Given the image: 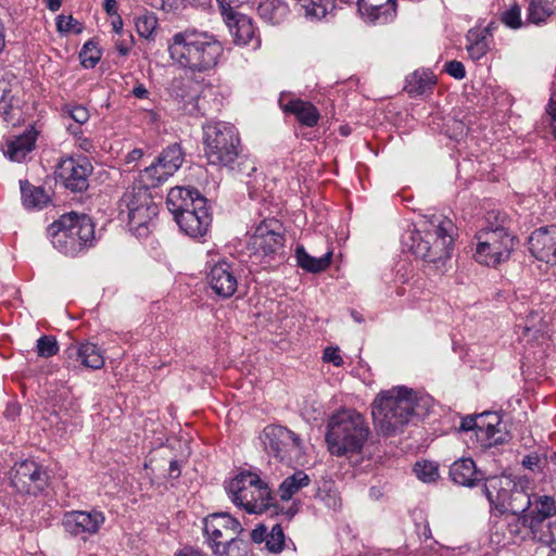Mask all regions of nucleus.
I'll list each match as a JSON object with an SVG mask.
<instances>
[{
	"instance_id": "f257e3e1",
	"label": "nucleus",
	"mask_w": 556,
	"mask_h": 556,
	"mask_svg": "<svg viewBox=\"0 0 556 556\" xmlns=\"http://www.w3.org/2000/svg\"><path fill=\"white\" fill-rule=\"evenodd\" d=\"M170 59L192 73H208L215 70L225 54L224 43L214 34L197 28L176 33L169 43Z\"/></svg>"
},
{
	"instance_id": "f03ea898",
	"label": "nucleus",
	"mask_w": 556,
	"mask_h": 556,
	"mask_svg": "<svg viewBox=\"0 0 556 556\" xmlns=\"http://www.w3.org/2000/svg\"><path fill=\"white\" fill-rule=\"evenodd\" d=\"M240 139L233 126L222 122L207 123L203 126L204 155L207 164L215 170H256L252 162L245 160L235 166L239 157L238 146Z\"/></svg>"
},
{
	"instance_id": "7ed1b4c3",
	"label": "nucleus",
	"mask_w": 556,
	"mask_h": 556,
	"mask_svg": "<svg viewBox=\"0 0 556 556\" xmlns=\"http://www.w3.org/2000/svg\"><path fill=\"white\" fill-rule=\"evenodd\" d=\"M417 397L405 387L382 391L372 403V419L383 435H393L403 430L415 412Z\"/></svg>"
},
{
	"instance_id": "20e7f679",
	"label": "nucleus",
	"mask_w": 556,
	"mask_h": 556,
	"mask_svg": "<svg viewBox=\"0 0 556 556\" xmlns=\"http://www.w3.org/2000/svg\"><path fill=\"white\" fill-rule=\"evenodd\" d=\"M370 430L365 417L352 409L333 414L327 424L326 442L334 456L359 453Z\"/></svg>"
},
{
	"instance_id": "39448f33",
	"label": "nucleus",
	"mask_w": 556,
	"mask_h": 556,
	"mask_svg": "<svg viewBox=\"0 0 556 556\" xmlns=\"http://www.w3.org/2000/svg\"><path fill=\"white\" fill-rule=\"evenodd\" d=\"M455 231L456 227L450 218L433 214L425 222L424 230L410 232V250L427 262L444 261L451 256Z\"/></svg>"
},
{
	"instance_id": "423d86ee",
	"label": "nucleus",
	"mask_w": 556,
	"mask_h": 556,
	"mask_svg": "<svg viewBox=\"0 0 556 556\" xmlns=\"http://www.w3.org/2000/svg\"><path fill=\"white\" fill-rule=\"evenodd\" d=\"M48 232L54 249L66 256H76L93 245L94 223L87 214L70 212L50 225Z\"/></svg>"
},
{
	"instance_id": "0eeeda50",
	"label": "nucleus",
	"mask_w": 556,
	"mask_h": 556,
	"mask_svg": "<svg viewBox=\"0 0 556 556\" xmlns=\"http://www.w3.org/2000/svg\"><path fill=\"white\" fill-rule=\"evenodd\" d=\"M226 490L231 502L249 514H262L275 505L268 484L250 470L236 475Z\"/></svg>"
},
{
	"instance_id": "6e6552de",
	"label": "nucleus",
	"mask_w": 556,
	"mask_h": 556,
	"mask_svg": "<svg viewBox=\"0 0 556 556\" xmlns=\"http://www.w3.org/2000/svg\"><path fill=\"white\" fill-rule=\"evenodd\" d=\"M485 481L483 492L491 507L501 514L509 511L520 517L531 507V496L508 477H491Z\"/></svg>"
},
{
	"instance_id": "1a4fd4ad",
	"label": "nucleus",
	"mask_w": 556,
	"mask_h": 556,
	"mask_svg": "<svg viewBox=\"0 0 556 556\" xmlns=\"http://www.w3.org/2000/svg\"><path fill=\"white\" fill-rule=\"evenodd\" d=\"M477 262L486 266H496L509 258L515 245V237L509 230H479L476 235Z\"/></svg>"
},
{
	"instance_id": "9d476101",
	"label": "nucleus",
	"mask_w": 556,
	"mask_h": 556,
	"mask_svg": "<svg viewBox=\"0 0 556 556\" xmlns=\"http://www.w3.org/2000/svg\"><path fill=\"white\" fill-rule=\"evenodd\" d=\"M267 452L281 462H289L293 454L302 448V440L293 431L278 425H269L264 428L262 437Z\"/></svg>"
},
{
	"instance_id": "9b49d317",
	"label": "nucleus",
	"mask_w": 556,
	"mask_h": 556,
	"mask_svg": "<svg viewBox=\"0 0 556 556\" xmlns=\"http://www.w3.org/2000/svg\"><path fill=\"white\" fill-rule=\"evenodd\" d=\"M49 476L43 467L34 460H24L11 472V484L20 493L38 494L48 484Z\"/></svg>"
},
{
	"instance_id": "f8f14e48",
	"label": "nucleus",
	"mask_w": 556,
	"mask_h": 556,
	"mask_svg": "<svg viewBox=\"0 0 556 556\" xmlns=\"http://www.w3.org/2000/svg\"><path fill=\"white\" fill-rule=\"evenodd\" d=\"M104 522V514L96 509L67 511L62 519V525L67 533L84 540L97 534Z\"/></svg>"
},
{
	"instance_id": "ddd939ff",
	"label": "nucleus",
	"mask_w": 556,
	"mask_h": 556,
	"mask_svg": "<svg viewBox=\"0 0 556 556\" xmlns=\"http://www.w3.org/2000/svg\"><path fill=\"white\" fill-rule=\"evenodd\" d=\"M242 531L241 523L228 513L210 514L203 519V534L211 551L222 540H227L232 534H240Z\"/></svg>"
},
{
	"instance_id": "4468645a",
	"label": "nucleus",
	"mask_w": 556,
	"mask_h": 556,
	"mask_svg": "<svg viewBox=\"0 0 556 556\" xmlns=\"http://www.w3.org/2000/svg\"><path fill=\"white\" fill-rule=\"evenodd\" d=\"M64 366L77 369L80 366L90 369H100L104 366V356L100 349L91 342L72 343L64 351Z\"/></svg>"
},
{
	"instance_id": "2eb2a0df",
	"label": "nucleus",
	"mask_w": 556,
	"mask_h": 556,
	"mask_svg": "<svg viewBox=\"0 0 556 556\" xmlns=\"http://www.w3.org/2000/svg\"><path fill=\"white\" fill-rule=\"evenodd\" d=\"M206 279L213 292L219 298L228 299L237 291V268L233 264L226 261H220L213 265Z\"/></svg>"
},
{
	"instance_id": "dca6fc26",
	"label": "nucleus",
	"mask_w": 556,
	"mask_h": 556,
	"mask_svg": "<svg viewBox=\"0 0 556 556\" xmlns=\"http://www.w3.org/2000/svg\"><path fill=\"white\" fill-rule=\"evenodd\" d=\"M174 218L179 228L193 238L205 235L212 222V216L206 207V199H198L192 211H185Z\"/></svg>"
},
{
	"instance_id": "f3484780",
	"label": "nucleus",
	"mask_w": 556,
	"mask_h": 556,
	"mask_svg": "<svg viewBox=\"0 0 556 556\" xmlns=\"http://www.w3.org/2000/svg\"><path fill=\"white\" fill-rule=\"evenodd\" d=\"M220 14L233 37L235 43L245 46L254 40L255 47L260 45L258 38L255 37V27L251 17L238 12L235 8H223Z\"/></svg>"
},
{
	"instance_id": "a211bd4d",
	"label": "nucleus",
	"mask_w": 556,
	"mask_h": 556,
	"mask_svg": "<svg viewBox=\"0 0 556 556\" xmlns=\"http://www.w3.org/2000/svg\"><path fill=\"white\" fill-rule=\"evenodd\" d=\"M277 220L262 222L252 237L254 249L264 255L281 254L285 245V237L277 229Z\"/></svg>"
},
{
	"instance_id": "6ab92c4d",
	"label": "nucleus",
	"mask_w": 556,
	"mask_h": 556,
	"mask_svg": "<svg viewBox=\"0 0 556 556\" xmlns=\"http://www.w3.org/2000/svg\"><path fill=\"white\" fill-rule=\"evenodd\" d=\"M531 507L519 517L520 523L531 532L547 525V519L556 515V503L548 495H533Z\"/></svg>"
},
{
	"instance_id": "aec40b11",
	"label": "nucleus",
	"mask_w": 556,
	"mask_h": 556,
	"mask_svg": "<svg viewBox=\"0 0 556 556\" xmlns=\"http://www.w3.org/2000/svg\"><path fill=\"white\" fill-rule=\"evenodd\" d=\"M529 251L539 261L556 264V226L534 230L528 240Z\"/></svg>"
},
{
	"instance_id": "412c9836",
	"label": "nucleus",
	"mask_w": 556,
	"mask_h": 556,
	"mask_svg": "<svg viewBox=\"0 0 556 556\" xmlns=\"http://www.w3.org/2000/svg\"><path fill=\"white\" fill-rule=\"evenodd\" d=\"M159 214V207L155 203L132 208L131 212L125 213L128 226L131 232L138 238L147 237L151 228L154 227V219Z\"/></svg>"
},
{
	"instance_id": "4be33fe9",
	"label": "nucleus",
	"mask_w": 556,
	"mask_h": 556,
	"mask_svg": "<svg viewBox=\"0 0 556 556\" xmlns=\"http://www.w3.org/2000/svg\"><path fill=\"white\" fill-rule=\"evenodd\" d=\"M168 92L187 113L193 114L197 111L199 94L190 80L182 77L174 78L169 84Z\"/></svg>"
},
{
	"instance_id": "5701e85b",
	"label": "nucleus",
	"mask_w": 556,
	"mask_h": 556,
	"mask_svg": "<svg viewBox=\"0 0 556 556\" xmlns=\"http://www.w3.org/2000/svg\"><path fill=\"white\" fill-rule=\"evenodd\" d=\"M154 203L149 187L142 180H136L131 188L127 189L119 200V216L125 218V213L131 212L132 208H139Z\"/></svg>"
},
{
	"instance_id": "b1692460",
	"label": "nucleus",
	"mask_w": 556,
	"mask_h": 556,
	"mask_svg": "<svg viewBox=\"0 0 556 556\" xmlns=\"http://www.w3.org/2000/svg\"><path fill=\"white\" fill-rule=\"evenodd\" d=\"M198 199H205L197 189L187 187H174L166 199L168 211L175 216L188 211V206H195Z\"/></svg>"
},
{
	"instance_id": "393cba45",
	"label": "nucleus",
	"mask_w": 556,
	"mask_h": 556,
	"mask_svg": "<svg viewBox=\"0 0 556 556\" xmlns=\"http://www.w3.org/2000/svg\"><path fill=\"white\" fill-rule=\"evenodd\" d=\"M452 480L460 485L473 486L484 480V475L476 468L471 458H462L454 462L450 467Z\"/></svg>"
},
{
	"instance_id": "a878e982",
	"label": "nucleus",
	"mask_w": 556,
	"mask_h": 556,
	"mask_svg": "<svg viewBox=\"0 0 556 556\" xmlns=\"http://www.w3.org/2000/svg\"><path fill=\"white\" fill-rule=\"evenodd\" d=\"M184 161L185 153L180 144L173 143L165 148L155 161L144 168V172L148 173L159 166L164 170V174H174L181 167Z\"/></svg>"
},
{
	"instance_id": "bb28decb",
	"label": "nucleus",
	"mask_w": 556,
	"mask_h": 556,
	"mask_svg": "<svg viewBox=\"0 0 556 556\" xmlns=\"http://www.w3.org/2000/svg\"><path fill=\"white\" fill-rule=\"evenodd\" d=\"M359 13L370 22L386 23L395 13L394 0H357Z\"/></svg>"
},
{
	"instance_id": "cd10ccee",
	"label": "nucleus",
	"mask_w": 556,
	"mask_h": 556,
	"mask_svg": "<svg viewBox=\"0 0 556 556\" xmlns=\"http://www.w3.org/2000/svg\"><path fill=\"white\" fill-rule=\"evenodd\" d=\"M435 85L434 75L428 70H416L406 77L404 90L410 97L422 96Z\"/></svg>"
},
{
	"instance_id": "c85d7f7f",
	"label": "nucleus",
	"mask_w": 556,
	"mask_h": 556,
	"mask_svg": "<svg viewBox=\"0 0 556 556\" xmlns=\"http://www.w3.org/2000/svg\"><path fill=\"white\" fill-rule=\"evenodd\" d=\"M257 13L264 22L278 25L287 18L289 7L285 0H260Z\"/></svg>"
},
{
	"instance_id": "c756f323",
	"label": "nucleus",
	"mask_w": 556,
	"mask_h": 556,
	"mask_svg": "<svg viewBox=\"0 0 556 556\" xmlns=\"http://www.w3.org/2000/svg\"><path fill=\"white\" fill-rule=\"evenodd\" d=\"M35 142L36 132L27 131L8 141L4 155L11 161L21 162L34 149Z\"/></svg>"
},
{
	"instance_id": "7c9ffc66",
	"label": "nucleus",
	"mask_w": 556,
	"mask_h": 556,
	"mask_svg": "<svg viewBox=\"0 0 556 556\" xmlns=\"http://www.w3.org/2000/svg\"><path fill=\"white\" fill-rule=\"evenodd\" d=\"M22 202L26 208L41 210L50 202V195L40 186H34L28 180H20Z\"/></svg>"
},
{
	"instance_id": "2f4dec72",
	"label": "nucleus",
	"mask_w": 556,
	"mask_h": 556,
	"mask_svg": "<svg viewBox=\"0 0 556 556\" xmlns=\"http://www.w3.org/2000/svg\"><path fill=\"white\" fill-rule=\"evenodd\" d=\"M332 252H327L320 257L311 256L302 245L295 249L296 264L307 273H320L327 269L331 263Z\"/></svg>"
},
{
	"instance_id": "473e14b6",
	"label": "nucleus",
	"mask_w": 556,
	"mask_h": 556,
	"mask_svg": "<svg viewBox=\"0 0 556 556\" xmlns=\"http://www.w3.org/2000/svg\"><path fill=\"white\" fill-rule=\"evenodd\" d=\"M286 111L294 114L298 121L307 127L315 126L320 116L318 110L312 103L300 99L289 101Z\"/></svg>"
},
{
	"instance_id": "72a5a7b5",
	"label": "nucleus",
	"mask_w": 556,
	"mask_h": 556,
	"mask_svg": "<svg viewBox=\"0 0 556 556\" xmlns=\"http://www.w3.org/2000/svg\"><path fill=\"white\" fill-rule=\"evenodd\" d=\"M309 481V477L303 470H298L281 482L278 494L282 501H289L302 488L308 485Z\"/></svg>"
},
{
	"instance_id": "f704fd0d",
	"label": "nucleus",
	"mask_w": 556,
	"mask_h": 556,
	"mask_svg": "<svg viewBox=\"0 0 556 556\" xmlns=\"http://www.w3.org/2000/svg\"><path fill=\"white\" fill-rule=\"evenodd\" d=\"M214 556H247V543L239 538V534H232L227 540H222L211 551Z\"/></svg>"
},
{
	"instance_id": "c9c22d12",
	"label": "nucleus",
	"mask_w": 556,
	"mask_h": 556,
	"mask_svg": "<svg viewBox=\"0 0 556 556\" xmlns=\"http://www.w3.org/2000/svg\"><path fill=\"white\" fill-rule=\"evenodd\" d=\"M555 12L554 0H530L527 21L533 24H541Z\"/></svg>"
},
{
	"instance_id": "e433bc0d",
	"label": "nucleus",
	"mask_w": 556,
	"mask_h": 556,
	"mask_svg": "<svg viewBox=\"0 0 556 556\" xmlns=\"http://www.w3.org/2000/svg\"><path fill=\"white\" fill-rule=\"evenodd\" d=\"M477 440L484 447H491L494 445L503 444L507 441V433L503 432L498 427H481L479 426V430L476 432Z\"/></svg>"
},
{
	"instance_id": "4c0bfd02",
	"label": "nucleus",
	"mask_w": 556,
	"mask_h": 556,
	"mask_svg": "<svg viewBox=\"0 0 556 556\" xmlns=\"http://www.w3.org/2000/svg\"><path fill=\"white\" fill-rule=\"evenodd\" d=\"M59 167L63 172H70V174H91L93 170L90 160L85 155L67 157L60 162Z\"/></svg>"
},
{
	"instance_id": "58836bf2",
	"label": "nucleus",
	"mask_w": 556,
	"mask_h": 556,
	"mask_svg": "<svg viewBox=\"0 0 556 556\" xmlns=\"http://www.w3.org/2000/svg\"><path fill=\"white\" fill-rule=\"evenodd\" d=\"M0 114L7 124L16 125L20 122V109L14 108L8 100L9 91L5 88H0Z\"/></svg>"
},
{
	"instance_id": "ea45409f",
	"label": "nucleus",
	"mask_w": 556,
	"mask_h": 556,
	"mask_svg": "<svg viewBox=\"0 0 556 556\" xmlns=\"http://www.w3.org/2000/svg\"><path fill=\"white\" fill-rule=\"evenodd\" d=\"M509 223L510 219L505 213L492 210L486 213L484 218V225L481 226L480 230H509Z\"/></svg>"
},
{
	"instance_id": "a19ab883",
	"label": "nucleus",
	"mask_w": 556,
	"mask_h": 556,
	"mask_svg": "<svg viewBox=\"0 0 556 556\" xmlns=\"http://www.w3.org/2000/svg\"><path fill=\"white\" fill-rule=\"evenodd\" d=\"M59 352V343L53 336H42L37 340L36 353L39 357L49 358Z\"/></svg>"
},
{
	"instance_id": "79ce46f5",
	"label": "nucleus",
	"mask_w": 556,
	"mask_h": 556,
	"mask_svg": "<svg viewBox=\"0 0 556 556\" xmlns=\"http://www.w3.org/2000/svg\"><path fill=\"white\" fill-rule=\"evenodd\" d=\"M59 180L55 179L56 182H60L65 189L70 190L73 193H81L86 191L89 187V182L87 176H58Z\"/></svg>"
},
{
	"instance_id": "37998d69",
	"label": "nucleus",
	"mask_w": 556,
	"mask_h": 556,
	"mask_svg": "<svg viewBox=\"0 0 556 556\" xmlns=\"http://www.w3.org/2000/svg\"><path fill=\"white\" fill-rule=\"evenodd\" d=\"M533 540L541 542L542 544L556 547V521L547 522L545 527L539 528L531 532Z\"/></svg>"
},
{
	"instance_id": "c03bdc74",
	"label": "nucleus",
	"mask_w": 556,
	"mask_h": 556,
	"mask_svg": "<svg viewBox=\"0 0 556 556\" xmlns=\"http://www.w3.org/2000/svg\"><path fill=\"white\" fill-rule=\"evenodd\" d=\"M81 64L87 68H92L101 59L100 50L97 45L92 41H88L84 45L80 54Z\"/></svg>"
},
{
	"instance_id": "a18cd8bd",
	"label": "nucleus",
	"mask_w": 556,
	"mask_h": 556,
	"mask_svg": "<svg viewBox=\"0 0 556 556\" xmlns=\"http://www.w3.org/2000/svg\"><path fill=\"white\" fill-rule=\"evenodd\" d=\"M157 26V20L153 14H143L136 18V28L143 38H151Z\"/></svg>"
},
{
	"instance_id": "49530a36",
	"label": "nucleus",
	"mask_w": 556,
	"mask_h": 556,
	"mask_svg": "<svg viewBox=\"0 0 556 556\" xmlns=\"http://www.w3.org/2000/svg\"><path fill=\"white\" fill-rule=\"evenodd\" d=\"M285 545V533L280 525L276 523L267 534L266 547L273 553H279Z\"/></svg>"
},
{
	"instance_id": "de8ad7c7",
	"label": "nucleus",
	"mask_w": 556,
	"mask_h": 556,
	"mask_svg": "<svg viewBox=\"0 0 556 556\" xmlns=\"http://www.w3.org/2000/svg\"><path fill=\"white\" fill-rule=\"evenodd\" d=\"M542 321L541 313L531 312L527 317V320L523 326L518 325V328H522V334L525 337H533L536 338V333L541 332V328H538L540 323Z\"/></svg>"
},
{
	"instance_id": "09e8293b",
	"label": "nucleus",
	"mask_w": 556,
	"mask_h": 556,
	"mask_svg": "<svg viewBox=\"0 0 556 556\" xmlns=\"http://www.w3.org/2000/svg\"><path fill=\"white\" fill-rule=\"evenodd\" d=\"M56 28L60 33H75L83 31V24L75 20L73 16L59 15L56 18Z\"/></svg>"
},
{
	"instance_id": "8fccbe9b",
	"label": "nucleus",
	"mask_w": 556,
	"mask_h": 556,
	"mask_svg": "<svg viewBox=\"0 0 556 556\" xmlns=\"http://www.w3.org/2000/svg\"><path fill=\"white\" fill-rule=\"evenodd\" d=\"M317 496L326 507L334 511L339 510L342 506L340 494L336 490H319Z\"/></svg>"
},
{
	"instance_id": "3c124183",
	"label": "nucleus",
	"mask_w": 556,
	"mask_h": 556,
	"mask_svg": "<svg viewBox=\"0 0 556 556\" xmlns=\"http://www.w3.org/2000/svg\"><path fill=\"white\" fill-rule=\"evenodd\" d=\"M62 111L80 125L87 123L90 116L89 111L80 104H65Z\"/></svg>"
},
{
	"instance_id": "603ef678",
	"label": "nucleus",
	"mask_w": 556,
	"mask_h": 556,
	"mask_svg": "<svg viewBox=\"0 0 556 556\" xmlns=\"http://www.w3.org/2000/svg\"><path fill=\"white\" fill-rule=\"evenodd\" d=\"M414 471L416 476L424 482L433 481L438 476V469L431 463H416Z\"/></svg>"
},
{
	"instance_id": "864d4df0",
	"label": "nucleus",
	"mask_w": 556,
	"mask_h": 556,
	"mask_svg": "<svg viewBox=\"0 0 556 556\" xmlns=\"http://www.w3.org/2000/svg\"><path fill=\"white\" fill-rule=\"evenodd\" d=\"M502 22L510 28H519L522 24L520 8L516 4L511 7L509 10L505 11L502 14Z\"/></svg>"
},
{
	"instance_id": "5fc2aeb1",
	"label": "nucleus",
	"mask_w": 556,
	"mask_h": 556,
	"mask_svg": "<svg viewBox=\"0 0 556 556\" xmlns=\"http://www.w3.org/2000/svg\"><path fill=\"white\" fill-rule=\"evenodd\" d=\"M444 71L455 79H463L466 76V70L462 62L452 60L445 63Z\"/></svg>"
},
{
	"instance_id": "6e6d98bb",
	"label": "nucleus",
	"mask_w": 556,
	"mask_h": 556,
	"mask_svg": "<svg viewBox=\"0 0 556 556\" xmlns=\"http://www.w3.org/2000/svg\"><path fill=\"white\" fill-rule=\"evenodd\" d=\"M466 39L468 43H489V27L470 29Z\"/></svg>"
},
{
	"instance_id": "4d7b16f0",
	"label": "nucleus",
	"mask_w": 556,
	"mask_h": 556,
	"mask_svg": "<svg viewBox=\"0 0 556 556\" xmlns=\"http://www.w3.org/2000/svg\"><path fill=\"white\" fill-rule=\"evenodd\" d=\"M467 51L472 60H480L489 51V43H468Z\"/></svg>"
},
{
	"instance_id": "13d9d810",
	"label": "nucleus",
	"mask_w": 556,
	"mask_h": 556,
	"mask_svg": "<svg viewBox=\"0 0 556 556\" xmlns=\"http://www.w3.org/2000/svg\"><path fill=\"white\" fill-rule=\"evenodd\" d=\"M480 419L479 426L492 428L501 426V418L496 413L485 412L481 415H478Z\"/></svg>"
},
{
	"instance_id": "bf43d9fd",
	"label": "nucleus",
	"mask_w": 556,
	"mask_h": 556,
	"mask_svg": "<svg viewBox=\"0 0 556 556\" xmlns=\"http://www.w3.org/2000/svg\"><path fill=\"white\" fill-rule=\"evenodd\" d=\"M323 358L325 362L332 363L334 366H341L343 364V359L338 348L325 349Z\"/></svg>"
},
{
	"instance_id": "052dcab7",
	"label": "nucleus",
	"mask_w": 556,
	"mask_h": 556,
	"mask_svg": "<svg viewBox=\"0 0 556 556\" xmlns=\"http://www.w3.org/2000/svg\"><path fill=\"white\" fill-rule=\"evenodd\" d=\"M547 113L551 118L549 126L552 129V134L556 139V94L552 96V98L549 99Z\"/></svg>"
},
{
	"instance_id": "680f3d73",
	"label": "nucleus",
	"mask_w": 556,
	"mask_h": 556,
	"mask_svg": "<svg viewBox=\"0 0 556 556\" xmlns=\"http://www.w3.org/2000/svg\"><path fill=\"white\" fill-rule=\"evenodd\" d=\"M479 424H480L479 416H476V417L466 416L462 419L459 428L463 431L475 430L477 432L479 430Z\"/></svg>"
},
{
	"instance_id": "e2e57ef3",
	"label": "nucleus",
	"mask_w": 556,
	"mask_h": 556,
	"mask_svg": "<svg viewBox=\"0 0 556 556\" xmlns=\"http://www.w3.org/2000/svg\"><path fill=\"white\" fill-rule=\"evenodd\" d=\"M540 463H541V459L536 453H531V454L525 456L522 459V465L531 471L539 470Z\"/></svg>"
},
{
	"instance_id": "0e129e2a",
	"label": "nucleus",
	"mask_w": 556,
	"mask_h": 556,
	"mask_svg": "<svg viewBox=\"0 0 556 556\" xmlns=\"http://www.w3.org/2000/svg\"><path fill=\"white\" fill-rule=\"evenodd\" d=\"M267 529L265 526L260 525L251 532V539L255 543L266 542L267 540Z\"/></svg>"
},
{
	"instance_id": "69168bd1",
	"label": "nucleus",
	"mask_w": 556,
	"mask_h": 556,
	"mask_svg": "<svg viewBox=\"0 0 556 556\" xmlns=\"http://www.w3.org/2000/svg\"><path fill=\"white\" fill-rule=\"evenodd\" d=\"M128 37H129L128 41L125 39H122V40L118 39L115 42V47L121 55H127L131 49L132 36L130 34H128Z\"/></svg>"
},
{
	"instance_id": "338daca9",
	"label": "nucleus",
	"mask_w": 556,
	"mask_h": 556,
	"mask_svg": "<svg viewBox=\"0 0 556 556\" xmlns=\"http://www.w3.org/2000/svg\"><path fill=\"white\" fill-rule=\"evenodd\" d=\"M176 556H204V553L199 547L185 546Z\"/></svg>"
},
{
	"instance_id": "774afa93",
	"label": "nucleus",
	"mask_w": 556,
	"mask_h": 556,
	"mask_svg": "<svg viewBox=\"0 0 556 556\" xmlns=\"http://www.w3.org/2000/svg\"><path fill=\"white\" fill-rule=\"evenodd\" d=\"M132 94L138 99H146L149 96V91L142 84H140L132 89Z\"/></svg>"
}]
</instances>
